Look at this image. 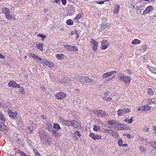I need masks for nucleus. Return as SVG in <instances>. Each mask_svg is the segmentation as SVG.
Here are the masks:
<instances>
[{"label": "nucleus", "instance_id": "1", "mask_svg": "<svg viewBox=\"0 0 156 156\" xmlns=\"http://www.w3.org/2000/svg\"><path fill=\"white\" fill-rule=\"evenodd\" d=\"M79 81L82 83L89 84L92 81V80L87 76H80Z\"/></svg>", "mask_w": 156, "mask_h": 156}, {"label": "nucleus", "instance_id": "2", "mask_svg": "<svg viewBox=\"0 0 156 156\" xmlns=\"http://www.w3.org/2000/svg\"><path fill=\"white\" fill-rule=\"evenodd\" d=\"M38 133L41 140L43 142H44L45 139H46L48 136L44 130L42 129L39 130L38 131Z\"/></svg>", "mask_w": 156, "mask_h": 156}, {"label": "nucleus", "instance_id": "3", "mask_svg": "<svg viewBox=\"0 0 156 156\" xmlns=\"http://www.w3.org/2000/svg\"><path fill=\"white\" fill-rule=\"evenodd\" d=\"M118 78L119 79L124 81L126 84H129L131 80L130 77L125 76L122 74H119Z\"/></svg>", "mask_w": 156, "mask_h": 156}, {"label": "nucleus", "instance_id": "4", "mask_svg": "<svg viewBox=\"0 0 156 156\" xmlns=\"http://www.w3.org/2000/svg\"><path fill=\"white\" fill-rule=\"evenodd\" d=\"M2 11L5 14L6 18L8 20L12 18V16L10 14V11L9 9L5 7L2 9Z\"/></svg>", "mask_w": 156, "mask_h": 156}, {"label": "nucleus", "instance_id": "5", "mask_svg": "<svg viewBox=\"0 0 156 156\" xmlns=\"http://www.w3.org/2000/svg\"><path fill=\"white\" fill-rule=\"evenodd\" d=\"M64 46L68 51H78V48L74 46L65 44Z\"/></svg>", "mask_w": 156, "mask_h": 156}, {"label": "nucleus", "instance_id": "6", "mask_svg": "<svg viewBox=\"0 0 156 156\" xmlns=\"http://www.w3.org/2000/svg\"><path fill=\"white\" fill-rule=\"evenodd\" d=\"M71 81V80L70 78L67 77L63 78L60 82L63 84L68 85L70 84Z\"/></svg>", "mask_w": 156, "mask_h": 156}, {"label": "nucleus", "instance_id": "7", "mask_svg": "<svg viewBox=\"0 0 156 156\" xmlns=\"http://www.w3.org/2000/svg\"><path fill=\"white\" fill-rule=\"evenodd\" d=\"M105 132L107 133L112 135L115 138H118L119 135L116 132H115L112 130L106 129L105 130Z\"/></svg>", "mask_w": 156, "mask_h": 156}, {"label": "nucleus", "instance_id": "8", "mask_svg": "<svg viewBox=\"0 0 156 156\" xmlns=\"http://www.w3.org/2000/svg\"><path fill=\"white\" fill-rule=\"evenodd\" d=\"M130 112V109L128 108L119 109L117 111V114L121 116Z\"/></svg>", "mask_w": 156, "mask_h": 156}, {"label": "nucleus", "instance_id": "9", "mask_svg": "<svg viewBox=\"0 0 156 156\" xmlns=\"http://www.w3.org/2000/svg\"><path fill=\"white\" fill-rule=\"evenodd\" d=\"M7 112L9 117L15 119L16 118V115L18 114L17 112H13L12 110L9 109L7 111Z\"/></svg>", "mask_w": 156, "mask_h": 156}, {"label": "nucleus", "instance_id": "10", "mask_svg": "<svg viewBox=\"0 0 156 156\" xmlns=\"http://www.w3.org/2000/svg\"><path fill=\"white\" fill-rule=\"evenodd\" d=\"M66 94L60 92L57 93L55 95V97L57 99L62 100V98L66 97Z\"/></svg>", "mask_w": 156, "mask_h": 156}, {"label": "nucleus", "instance_id": "11", "mask_svg": "<svg viewBox=\"0 0 156 156\" xmlns=\"http://www.w3.org/2000/svg\"><path fill=\"white\" fill-rule=\"evenodd\" d=\"M41 62L44 64L46 66H48L50 67L53 66L54 65V64L53 62L50 61H48L44 59H42Z\"/></svg>", "mask_w": 156, "mask_h": 156}, {"label": "nucleus", "instance_id": "12", "mask_svg": "<svg viewBox=\"0 0 156 156\" xmlns=\"http://www.w3.org/2000/svg\"><path fill=\"white\" fill-rule=\"evenodd\" d=\"M116 72H117L115 71H111L104 73L103 75L102 76L103 78H106L115 74Z\"/></svg>", "mask_w": 156, "mask_h": 156}, {"label": "nucleus", "instance_id": "13", "mask_svg": "<svg viewBox=\"0 0 156 156\" xmlns=\"http://www.w3.org/2000/svg\"><path fill=\"white\" fill-rule=\"evenodd\" d=\"M8 86L9 87H12L14 88L18 87L20 88V85L16 82L12 81L9 82L8 83Z\"/></svg>", "mask_w": 156, "mask_h": 156}, {"label": "nucleus", "instance_id": "14", "mask_svg": "<svg viewBox=\"0 0 156 156\" xmlns=\"http://www.w3.org/2000/svg\"><path fill=\"white\" fill-rule=\"evenodd\" d=\"M109 45V42L106 40H103L101 44V48L103 50L106 49Z\"/></svg>", "mask_w": 156, "mask_h": 156}, {"label": "nucleus", "instance_id": "15", "mask_svg": "<svg viewBox=\"0 0 156 156\" xmlns=\"http://www.w3.org/2000/svg\"><path fill=\"white\" fill-rule=\"evenodd\" d=\"M59 120L60 122H62L63 124L68 127L71 126V121L65 120L62 117H60Z\"/></svg>", "mask_w": 156, "mask_h": 156}, {"label": "nucleus", "instance_id": "16", "mask_svg": "<svg viewBox=\"0 0 156 156\" xmlns=\"http://www.w3.org/2000/svg\"><path fill=\"white\" fill-rule=\"evenodd\" d=\"M70 125L71 126L75 128L79 127L80 126L79 122L76 120L71 121Z\"/></svg>", "mask_w": 156, "mask_h": 156}, {"label": "nucleus", "instance_id": "17", "mask_svg": "<svg viewBox=\"0 0 156 156\" xmlns=\"http://www.w3.org/2000/svg\"><path fill=\"white\" fill-rule=\"evenodd\" d=\"M91 43L93 44V49L94 51H96L98 48V43L94 39L91 40Z\"/></svg>", "mask_w": 156, "mask_h": 156}, {"label": "nucleus", "instance_id": "18", "mask_svg": "<svg viewBox=\"0 0 156 156\" xmlns=\"http://www.w3.org/2000/svg\"><path fill=\"white\" fill-rule=\"evenodd\" d=\"M46 128L49 132H50L52 128V123L50 120H47L46 122Z\"/></svg>", "mask_w": 156, "mask_h": 156}, {"label": "nucleus", "instance_id": "19", "mask_svg": "<svg viewBox=\"0 0 156 156\" xmlns=\"http://www.w3.org/2000/svg\"><path fill=\"white\" fill-rule=\"evenodd\" d=\"M153 7L151 5L147 6L144 10L143 14H146L151 12L153 10Z\"/></svg>", "mask_w": 156, "mask_h": 156}, {"label": "nucleus", "instance_id": "20", "mask_svg": "<svg viewBox=\"0 0 156 156\" xmlns=\"http://www.w3.org/2000/svg\"><path fill=\"white\" fill-rule=\"evenodd\" d=\"M81 135L80 132L78 131H76L75 132L73 136V139L76 140H77L78 139V137H80Z\"/></svg>", "mask_w": 156, "mask_h": 156}, {"label": "nucleus", "instance_id": "21", "mask_svg": "<svg viewBox=\"0 0 156 156\" xmlns=\"http://www.w3.org/2000/svg\"><path fill=\"white\" fill-rule=\"evenodd\" d=\"M83 15L84 14L82 12H81L77 14L74 18V20L76 22H78L79 19L83 17Z\"/></svg>", "mask_w": 156, "mask_h": 156}, {"label": "nucleus", "instance_id": "22", "mask_svg": "<svg viewBox=\"0 0 156 156\" xmlns=\"http://www.w3.org/2000/svg\"><path fill=\"white\" fill-rule=\"evenodd\" d=\"M30 57H32V58H35V59L36 60H37L38 61H41L42 58L38 55H35L34 54H33V53H30V54L28 55Z\"/></svg>", "mask_w": 156, "mask_h": 156}, {"label": "nucleus", "instance_id": "23", "mask_svg": "<svg viewBox=\"0 0 156 156\" xmlns=\"http://www.w3.org/2000/svg\"><path fill=\"white\" fill-rule=\"evenodd\" d=\"M30 57H32V58H35V59L36 60H37L38 61H41L42 58L38 55H35L34 54H33V53H30V54L28 55Z\"/></svg>", "mask_w": 156, "mask_h": 156}, {"label": "nucleus", "instance_id": "24", "mask_svg": "<svg viewBox=\"0 0 156 156\" xmlns=\"http://www.w3.org/2000/svg\"><path fill=\"white\" fill-rule=\"evenodd\" d=\"M4 123L0 121V131H4L7 129V126Z\"/></svg>", "mask_w": 156, "mask_h": 156}, {"label": "nucleus", "instance_id": "25", "mask_svg": "<svg viewBox=\"0 0 156 156\" xmlns=\"http://www.w3.org/2000/svg\"><path fill=\"white\" fill-rule=\"evenodd\" d=\"M44 142L46 144L51 145L52 142L51 137L48 136L46 139H45Z\"/></svg>", "mask_w": 156, "mask_h": 156}, {"label": "nucleus", "instance_id": "26", "mask_svg": "<svg viewBox=\"0 0 156 156\" xmlns=\"http://www.w3.org/2000/svg\"><path fill=\"white\" fill-rule=\"evenodd\" d=\"M56 130L53 129L52 131V135L55 137H59L61 135V133H59Z\"/></svg>", "mask_w": 156, "mask_h": 156}, {"label": "nucleus", "instance_id": "27", "mask_svg": "<svg viewBox=\"0 0 156 156\" xmlns=\"http://www.w3.org/2000/svg\"><path fill=\"white\" fill-rule=\"evenodd\" d=\"M106 115V113L104 111L100 110H98V116L104 117Z\"/></svg>", "mask_w": 156, "mask_h": 156}, {"label": "nucleus", "instance_id": "28", "mask_svg": "<svg viewBox=\"0 0 156 156\" xmlns=\"http://www.w3.org/2000/svg\"><path fill=\"white\" fill-rule=\"evenodd\" d=\"M55 56L58 60H63L65 56L63 54H56Z\"/></svg>", "mask_w": 156, "mask_h": 156}, {"label": "nucleus", "instance_id": "29", "mask_svg": "<svg viewBox=\"0 0 156 156\" xmlns=\"http://www.w3.org/2000/svg\"><path fill=\"white\" fill-rule=\"evenodd\" d=\"M53 128L57 131H58L61 129L59 125L57 123H55L53 125Z\"/></svg>", "mask_w": 156, "mask_h": 156}, {"label": "nucleus", "instance_id": "30", "mask_svg": "<svg viewBox=\"0 0 156 156\" xmlns=\"http://www.w3.org/2000/svg\"><path fill=\"white\" fill-rule=\"evenodd\" d=\"M0 120L3 122H5L6 121V118L4 115L1 112H0Z\"/></svg>", "mask_w": 156, "mask_h": 156}, {"label": "nucleus", "instance_id": "31", "mask_svg": "<svg viewBox=\"0 0 156 156\" xmlns=\"http://www.w3.org/2000/svg\"><path fill=\"white\" fill-rule=\"evenodd\" d=\"M149 144L151 145V146L154 148L156 149V141L152 140L148 142Z\"/></svg>", "mask_w": 156, "mask_h": 156}, {"label": "nucleus", "instance_id": "32", "mask_svg": "<svg viewBox=\"0 0 156 156\" xmlns=\"http://www.w3.org/2000/svg\"><path fill=\"white\" fill-rule=\"evenodd\" d=\"M36 46L37 49L39 50L40 51H42L43 50V44L42 43H40L37 44Z\"/></svg>", "mask_w": 156, "mask_h": 156}, {"label": "nucleus", "instance_id": "33", "mask_svg": "<svg viewBox=\"0 0 156 156\" xmlns=\"http://www.w3.org/2000/svg\"><path fill=\"white\" fill-rule=\"evenodd\" d=\"M125 125L123 124L119 123L118 124V127L119 130H122L124 129H125Z\"/></svg>", "mask_w": 156, "mask_h": 156}, {"label": "nucleus", "instance_id": "34", "mask_svg": "<svg viewBox=\"0 0 156 156\" xmlns=\"http://www.w3.org/2000/svg\"><path fill=\"white\" fill-rule=\"evenodd\" d=\"M66 23L68 25L71 26L73 24L74 22L71 19H68L66 20Z\"/></svg>", "mask_w": 156, "mask_h": 156}, {"label": "nucleus", "instance_id": "35", "mask_svg": "<svg viewBox=\"0 0 156 156\" xmlns=\"http://www.w3.org/2000/svg\"><path fill=\"white\" fill-rule=\"evenodd\" d=\"M116 122L115 120H111L108 121L107 122V124L108 125H109L111 126H112V125L113 126L114 125H115V124Z\"/></svg>", "mask_w": 156, "mask_h": 156}, {"label": "nucleus", "instance_id": "36", "mask_svg": "<svg viewBox=\"0 0 156 156\" xmlns=\"http://www.w3.org/2000/svg\"><path fill=\"white\" fill-rule=\"evenodd\" d=\"M120 8V6L119 5H116L114 7V12L115 13L118 12Z\"/></svg>", "mask_w": 156, "mask_h": 156}, {"label": "nucleus", "instance_id": "37", "mask_svg": "<svg viewBox=\"0 0 156 156\" xmlns=\"http://www.w3.org/2000/svg\"><path fill=\"white\" fill-rule=\"evenodd\" d=\"M141 41H140L138 40L137 39H135L133 40L132 42V43L133 44H139L140 43Z\"/></svg>", "mask_w": 156, "mask_h": 156}, {"label": "nucleus", "instance_id": "38", "mask_svg": "<svg viewBox=\"0 0 156 156\" xmlns=\"http://www.w3.org/2000/svg\"><path fill=\"white\" fill-rule=\"evenodd\" d=\"M91 138L94 140H96L98 139V135H94V133H91L89 135Z\"/></svg>", "mask_w": 156, "mask_h": 156}, {"label": "nucleus", "instance_id": "39", "mask_svg": "<svg viewBox=\"0 0 156 156\" xmlns=\"http://www.w3.org/2000/svg\"><path fill=\"white\" fill-rule=\"evenodd\" d=\"M112 129L116 131L119 130L118 123H117V122H116L115 124L113 126Z\"/></svg>", "mask_w": 156, "mask_h": 156}, {"label": "nucleus", "instance_id": "40", "mask_svg": "<svg viewBox=\"0 0 156 156\" xmlns=\"http://www.w3.org/2000/svg\"><path fill=\"white\" fill-rule=\"evenodd\" d=\"M148 94L149 95H153L154 94V92L152 90L151 88H148Z\"/></svg>", "mask_w": 156, "mask_h": 156}, {"label": "nucleus", "instance_id": "41", "mask_svg": "<svg viewBox=\"0 0 156 156\" xmlns=\"http://www.w3.org/2000/svg\"><path fill=\"white\" fill-rule=\"evenodd\" d=\"M133 119H129V118L125 119L124 120L125 122H127L128 123H130L133 122Z\"/></svg>", "mask_w": 156, "mask_h": 156}, {"label": "nucleus", "instance_id": "42", "mask_svg": "<svg viewBox=\"0 0 156 156\" xmlns=\"http://www.w3.org/2000/svg\"><path fill=\"white\" fill-rule=\"evenodd\" d=\"M23 140L19 137H17V140L16 142L19 144H22Z\"/></svg>", "mask_w": 156, "mask_h": 156}, {"label": "nucleus", "instance_id": "43", "mask_svg": "<svg viewBox=\"0 0 156 156\" xmlns=\"http://www.w3.org/2000/svg\"><path fill=\"white\" fill-rule=\"evenodd\" d=\"M18 153H19L21 156H28L23 151H21L20 150H18Z\"/></svg>", "mask_w": 156, "mask_h": 156}, {"label": "nucleus", "instance_id": "44", "mask_svg": "<svg viewBox=\"0 0 156 156\" xmlns=\"http://www.w3.org/2000/svg\"><path fill=\"white\" fill-rule=\"evenodd\" d=\"M37 36L41 37L42 39V40H43L46 37V36L45 35L41 34H37Z\"/></svg>", "mask_w": 156, "mask_h": 156}, {"label": "nucleus", "instance_id": "45", "mask_svg": "<svg viewBox=\"0 0 156 156\" xmlns=\"http://www.w3.org/2000/svg\"><path fill=\"white\" fill-rule=\"evenodd\" d=\"M77 32L78 30H77L72 31L70 33V36H72L75 35V34H77Z\"/></svg>", "mask_w": 156, "mask_h": 156}, {"label": "nucleus", "instance_id": "46", "mask_svg": "<svg viewBox=\"0 0 156 156\" xmlns=\"http://www.w3.org/2000/svg\"><path fill=\"white\" fill-rule=\"evenodd\" d=\"M103 99L104 100L108 101H109L112 100V98H111L109 97L106 98L105 97H103Z\"/></svg>", "mask_w": 156, "mask_h": 156}, {"label": "nucleus", "instance_id": "47", "mask_svg": "<svg viewBox=\"0 0 156 156\" xmlns=\"http://www.w3.org/2000/svg\"><path fill=\"white\" fill-rule=\"evenodd\" d=\"M144 108H145V111H148L151 109V107L148 105L144 106Z\"/></svg>", "mask_w": 156, "mask_h": 156}, {"label": "nucleus", "instance_id": "48", "mask_svg": "<svg viewBox=\"0 0 156 156\" xmlns=\"http://www.w3.org/2000/svg\"><path fill=\"white\" fill-rule=\"evenodd\" d=\"M148 102L149 104L150 105H151L153 104H155L156 103V102L154 101V99L149 100L148 101Z\"/></svg>", "mask_w": 156, "mask_h": 156}, {"label": "nucleus", "instance_id": "49", "mask_svg": "<svg viewBox=\"0 0 156 156\" xmlns=\"http://www.w3.org/2000/svg\"><path fill=\"white\" fill-rule=\"evenodd\" d=\"M118 144L119 146H122V140L121 139H119V140L118 141Z\"/></svg>", "mask_w": 156, "mask_h": 156}, {"label": "nucleus", "instance_id": "50", "mask_svg": "<svg viewBox=\"0 0 156 156\" xmlns=\"http://www.w3.org/2000/svg\"><path fill=\"white\" fill-rule=\"evenodd\" d=\"M71 14L72 15H73L74 14V12L75 11L76 9L75 7H72L71 10Z\"/></svg>", "mask_w": 156, "mask_h": 156}, {"label": "nucleus", "instance_id": "51", "mask_svg": "<svg viewBox=\"0 0 156 156\" xmlns=\"http://www.w3.org/2000/svg\"><path fill=\"white\" fill-rule=\"evenodd\" d=\"M137 110L138 111H144L145 110V108H144V106H141V107H140L139 108H137Z\"/></svg>", "mask_w": 156, "mask_h": 156}, {"label": "nucleus", "instance_id": "52", "mask_svg": "<svg viewBox=\"0 0 156 156\" xmlns=\"http://www.w3.org/2000/svg\"><path fill=\"white\" fill-rule=\"evenodd\" d=\"M140 151L142 152H144L146 150L143 146H140Z\"/></svg>", "mask_w": 156, "mask_h": 156}, {"label": "nucleus", "instance_id": "53", "mask_svg": "<svg viewBox=\"0 0 156 156\" xmlns=\"http://www.w3.org/2000/svg\"><path fill=\"white\" fill-rule=\"evenodd\" d=\"M20 92L22 94H25V92L24 91V89L23 88V87H21V89L20 90Z\"/></svg>", "mask_w": 156, "mask_h": 156}, {"label": "nucleus", "instance_id": "54", "mask_svg": "<svg viewBox=\"0 0 156 156\" xmlns=\"http://www.w3.org/2000/svg\"><path fill=\"white\" fill-rule=\"evenodd\" d=\"M149 127L147 128V127H145L144 128L143 130L144 132H147L149 131Z\"/></svg>", "mask_w": 156, "mask_h": 156}, {"label": "nucleus", "instance_id": "55", "mask_svg": "<svg viewBox=\"0 0 156 156\" xmlns=\"http://www.w3.org/2000/svg\"><path fill=\"white\" fill-rule=\"evenodd\" d=\"M126 72L129 75H131L132 74V71L129 69H126Z\"/></svg>", "mask_w": 156, "mask_h": 156}, {"label": "nucleus", "instance_id": "56", "mask_svg": "<svg viewBox=\"0 0 156 156\" xmlns=\"http://www.w3.org/2000/svg\"><path fill=\"white\" fill-rule=\"evenodd\" d=\"M28 130L29 131V133H33V132L34 131V130L33 129H31L30 127H29V126H28Z\"/></svg>", "mask_w": 156, "mask_h": 156}, {"label": "nucleus", "instance_id": "57", "mask_svg": "<svg viewBox=\"0 0 156 156\" xmlns=\"http://www.w3.org/2000/svg\"><path fill=\"white\" fill-rule=\"evenodd\" d=\"M150 70L152 73H155L154 72H155V71H156V69L152 67L150 68Z\"/></svg>", "mask_w": 156, "mask_h": 156}, {"label": "nucleus", "instance_id": "58", "mask_svg": "<svg viewBox=\"0 0 156 156\" xmlns=\"http://www.w3.org/2000/svg\"><path fill=\"white\" fill-rule=\"evenodd\" d=\"M124 136H126L128 138H130L131 136L129 134V133H125L124 134Z\"/></svg>", "mask_w": 156, "mask_h": 156}, {"label": "nucleus", "instance_id": "59", "mask_svg": "<svg viewBox=\"0 0 156 156\" xmlns=\"http://www.w3.org/2000/svg\"><path fill=\"white\" fill-rule=\"evenodd\" d=\"M108 1V0H106V1H100L99 2H98V4H100V5L103 4H104V3L106 1Z\"/></svg>", "mask_w": 156, "mask_h": 156}, {"label": "nucleus", "instance_id": "60", "mask_svg": "<svg viewBox=\"0 0 156 156\" xmlns=\"http://www.w3.org/2000/svg\"><path fill=\"white\" fill-rule=\"evenodd\" d=\"M62 3V4L65 5L66 4V0H61Z\"/></svg>", "mask_w": 156, "mask_h": 156}, {"label": "nucleus", "instance_id": "61", "mask_svg": "<svg viewBox=\"0 0 156 156\" xmlns=\"http://www.w3.org/2000/svg\"><path fill=\"white\" fill-rule=\"evenodd\" d=\"M93 130L94 131H98V126L96 125L94 126L93 128Z\"/></svg>", "mask_w": 156, "mask_h": 156}, {"label": "nucleus", "instance_id": "62", "mask_svg": "<svg viewBox=\"0 0 156 156\" xmlns=\"http://www.w3.org/2000/svg\"><path fill=\"white\" fill-rule=\"evenodd\" d=\"M60 0H55L54 2L57 4H60Z\"/></svg>", "mask_w": 156, "mask_h": 156}, {"label": "nucleus", "instance_id": "63", "mask_svg": "<svg viewBox=\"0 0 156 156\" xmlns=\"http://www.w3.org/2000/svg\"><path fill=\"white\" fill-rule=\"evenodd\" d=\"M41 89L43 90L44 91L45 90V87L43 85H41Z\"/></svg>", "mask_w": 156, "mask_h": 156}, {"label": "nucleus", "instance_id": "64", "mask_svg": "<svg viewBox=\"0 0 156 156\" xmlns=\"http://www.w3.org/2000/svg\"><path fill=\"white\" fill-rule=\"evenodd\" d=\"M35 156H41L38 152H36L35 154Z\"/></svg>", "mask_w": 156, "mask_h": 156}]
</instances>
